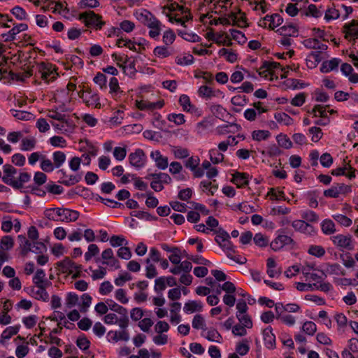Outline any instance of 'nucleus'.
Masks as SVG:
<instances>
[{
    "mask_svg": "<svg viewBox=\"0 0 358 358\" xmlns=\"http://www.w3.org/2000/svg\"><path fill=\"white\" fill-rule=\"evenodd\" d=\"M232 15L236 17L234 21H232V25H236L241 28L248 26L245 13L239 10L238 13H232Z\"/></svg>",
    "mask_w": 358,
    "mask_h": 358,
    "instance_id": "31",
    "label": "nucleus"
},
{
    "mask_svg": "<svg viewBox=\"0 0 358 358\" xmlns=\"http://www.w3.org/2000/svg\"><path fill=\"white\" fill-rule=\"evenodd\" d=\"M132 279V277L130 273L127 271H122L120 273L117 278L115 280V283L117 286H122L124 284L130 281Z\"/></svg>",
    "mask_w": 358,
    "mask_h": 358,
    "instance_id": "51",
    "label": "nucleus"
},
{
    "mask_svg": "<svg viewBox=\"0 0 358 358\" xmlns=\"http://www.w3.org/2000/svg\"><path fill=\"white\" fill-rule=\"evenodd\" d=\"M135 17L147 27L157 20L156 17L146 9L137 10L134 13Z\"/></svg>",
    "mask_w": 358,
    "mask_h": 358,
    "instance_id": "11",
    "label": "nucleus"
},
{
    "mask_svg": "<svg viewBox=\"0 0 358 358\" xmlns=\"http://www.w3.org/2000/svg\"><path fill=\"white\" fill-rule=\"evenodd\" d=\"M96 262L98 264L110 266L112 262V250L110 248L105 250L101 257L96 258Z\"/></svg>",
    "mask_w": 358,
    "mask_h": 358,
    "instance_id": "30",
    "label": "nucleus"
},
{
    "mask_svg": "<svg viewBox=\"0 0 358 358\" xmlns=\"http://www.w3.org/2000/svg\"><path fill=\"white\" fill-rule=\"evenodd\" d=\"M99 252V248L95 244H90L88 246L87 251L85 253V259L87 262L94 257Z\"/></svg>",
    "mask_w": 358,
    "mask_h": 358,
    "instance_id": "53",
    "label": "nucleus"
},
{
    "mask_svg": "<svg viewBox=\"0 0 358 358\" xmlns=\"http://www.w3.org/2000/svg\"><path fill=\"white\" fill-rule=\"evenodd\" d=\"M229 31L231 38L238 43L243 44L246 42L247 38L241 31L236 29H230Z\"/></svg>",
    "mask_w": 358,
    "mask_h": 358,
    "instance_id": "62",
    "label": "nucleus"
},
{
    "mask_svg": "<svg viewBox=\"0 0 358 358\" xmlns=\"http://www.w3.org/2000/svg\"><path fill=\"white\" fill-rule=\"evenodd\" d=\"M301 218H303L306 222L316 223L319 220L318 215L313 211L308 210L301 212Z\"/></svg>",
    "mask_w": 358,
    "mask_h": 358,
    "instance_id": "40",
    "label": "nucleus"
},
{
    "mask_svg": "<svg viewBox=\"0 0 358 358\" xmlns=\"http://www.w3.org/2000/svg\"><path fill=\"white\" fill-rule=\"evenodd\" d=\"M162 22L157 20L153 24L148 27L150 31L148 32L149 36L154 39H157L162 31Z\"/></svg>",
    "mask_w": 358,
    "mask_h": 358,
    "instance_id": "34",
    "label": "nucleus"
},
{
    "mask_svg": "<svg viewBox=\"0 0 358 358\" xmlns=\"http://www.w3.org/2000/svg\"><path fill=\"white\" fill-rule=\"evenodd\" d=\"M232 176L231 182L238 188L245 187L249 182V175L245 173L236 171L232 175Z\"/></svg>",
    "mask_w": 358,
    "mask_h": 358,
    "instance_id": "21",
    "label": "nucleus"
},
{
    "mask_svg": "<svg viewBox=\"0 0 358 358\" xmlns=\"http://www.w3.org/2000/svg\"><path fill=\"white\" fill-rule=\"evenodd\" d=\"M292 226L296 231L307 235H313L315 233L314 227L304 220H294L292 222Z\"/></svg>",
    "mask_w": 358,
    "mask_h": 358,
    "instance_id": "14",
    "label": "nucleus"
},
{
    "mask_svg": "<svg viewBox=\"0 0 358 358\" xmlns=\"http://www.w3.org/2000/svg\"><path fill=\"white\" fill-rule=\"evenodd\" d=\"M199 96L206 99H210L213 96H217L221 95L222 93L220 90H213L211 87L202 85L199 88L198 90Z\"/></svg>",
    "mask_w": 358,
    "mask_h": 358,
    "instance_id": "22",
    "label": "nucleus"
},
{
    "mask_svg": "<svg viewBox=\"0 0 358 358\" xmlns=\"http://www.w3.org/2000/svg\"><path fill=\"white\" fill-rule=\"evenodd\" d=\"M43 214L47 219L55 222H74L79 217L78 211L64 208H48Z\"/></svg>",
    "mask_w": 358,
    "mask_h": 358,
    "instance_id": "1",
    "label": "nucleus"
},
{
    "mask_svg": "<svg viewBox=\"0 0 358 358\" xmlns=\"http://www.w3.org/2000/svg\"><path fill=\"white\" fill-rule=\"evenodd\" d=\"M28 29V26L27 24L20 23L15 26H14L10 31L9 34L10 38H5V41H11L15 38V36L20 33L21 31H26Z\"/></svg>",
    "mask_w": 358,
    "mask_h": 358,
    "instance_id": "35",
    "label": "nucleus"
},
{
    "mask_svg": "<svg viewBox=\"0 0 358 358\" xmlns=\"http://www.w3.org/2000/svg\"><path fill=\"white\" fill-rule=\"evenodd\" d=\"M276 138L279 146L285 149H289L292 147V143L290 141V139L287 137V136L284 134H280L277 136Z\"/></svg>",
    "mask_w": 358,
    "mask_h": 358,
    "instance_id": "48",
    "label": "nucleus"
},
{
    "mask_svg": "<svg viewBox=\"0 0 358 358\" xmlns=\"http://www.w3.org/2000/svg\"><path fill=\"white\" fill-rule=\"evenodd\" d=\"M331 238L334 244L341 249L348 250H352L354 249L351 236L338 234L332 236Z\"/></svg>",
    "mask_w": 358,
    "mask_h": 358,
    "instance_id": "9",
    "label": "nucleus"
},
{
    "mask_svg": "<svg viewBox=\"0 0 358 358\" xmlns=\"http://www.w3.org/2000/svg\"><path fill=\"white\" fill-rule=\"evenodd\" d=\"M94 82L99 86L101 90L107 89V78L103 73H98L93 79Z\"/></svg>",
    "mask_w": 358,
    "mask_h": 358,
    "instance_id": "47",
    "label": "nucleus"
},
{
    "mask_svg": "<svg viewBox=\"0 0 358 358\" xmlns=\"http://www.w3.org/2000/svg\"><path fill=\"white\" fill-rule=\"evenodd\" d=\"M78 96L88 106L99 108L101 106V104L99 103L98 95L93 92L90 89L80 90L78 92Z\"/></svg>",
    "mask_w": 358,
    "mask_h": 358,
    "instance_id": "7",
    "label": "nucleus"
},
{
    "mask_svg": "<svg viewBox=\"0 0 358 358\" xmlns=\"http://www.w3.org/2000/svg\"><path fill=\"white\" fill-rule=\"evenodd\" d=\"M176 39V34L171 29L165 31L163 34L162 41L166 45H171Z\"/></svg>",
    "mask_w": 358,
    "mask_h": 358,
    "instance_id": "60",
    "label": "nucleus"
},
{
    "mask_svg": "<svg viewBox=\"0 0 358 358\" xmlns=\"http://www.w3.org/2000/svg\"><path fill=\"white\" fill-rule=\"evenodd\" d=\"M321 227L322 231L325 234H331L336 231L335 224L334 222L329 219H326L322 221Z\"/></svg>",
    "mask_w": 358,
    "mask_h": 358,
    "instance_id": "38",
    "label": "nucleus"
},
{
    "mask_svg": "<svg viewBox=\"0 0 358 358\" xmlns=\"http://www.w3.org/2000/svg\"><path fill=\"white\" fill-rule=\"evenodd\" d=\"M203 308L202 303L197 301H189L185 303L183 310L187 314L193 313L196 311H201Z\"/></svg>",
    "mask_w": 358,
    "mask_h": 358,
    "instance_id": "25",
    "label": "nucleus"
},
{
    "mask_svg": "<svg viewBox=\"0 0 358 358\" xmlns=\"http://www.w3.org/2000/svg\"><path fill=\"white\" fill-rule=\"evenodd\" d=\"M10 113L12 116L20 120L28 121L34 119V115L25 110L11 109Z\"/></svg>",
    "mask_w": 358,
    "mask_h": 358,
    "instance_id": "29",
    "label": "nucleus"
},
{
    "mask_svg": "<svg viewBox=\"0 0 358 358\" xmlns=\"http://www.w3.org/2000/svg\"><path fill=\"white\" fill-rule=\"evenodd\" d=\"M179 103L184 111L188 112L196 117L202 115V110L193 105L187 95H181L179 98Z\"/></svg>",
    "mask_w": 358,
    "mask_h": 358,
    "instance_id": "8",
    "label": "nucleus"
},
{
    "mask_svg": "<svg viewBox=\"0 0 358 358\" xmlns=\"http://www.w3.org/2000/svg\"><path fill=\"white\" fill-rule=\"evenodd\" d=\"M341 259L346 268H353L356 265L355 260L349 253L341 255Z\"/></svg>",
    "mask_w": 358,
    "mask_h": 358,
    "instance_id": "61",
    "label": "nucleus"
},
{
    "mask_svg": "<svg viewBox=\"0 0 358 358\" xmlns=\"http://www.w3.org/2000/svg\"><path fill=\"white\" fill-rule=\"evenodd\" d=\"M192 327L196 329L206 331V323L203 317L201 315H196L192 320Z\"/></svg>",
    "mask_w": 358,
    "mask_h": 358,
    "instance_id": "45",
    "label": "nucleus"
},
{
    "mask_svg": "<svg viewBox=\"0 0 358 358\" xmlns=\"http://www.w3.org/2000/svg\"><path fill=\"white\" fill-rule=\"evenodd\" d=\"M20 328L15 327H7L1 334V338L4 340L10 339L13 336L16 335L19 331Z\"/></svg>",
    "mask_w": 358,
    "mask_h": 358,
    "instance_id": "58",
    "label": "nucleus"
},
{
    "mask_svg": "<svg viewBox=\"0 0 358 358\" xmlns=\"http://www.w3.org/2000/svg\"><path fill=\"white\" fill-rule=\"evenodd\" d=\"M165 10H168L170 12L178 10L182 14L186 13L189 12V9L183 6H180L178 3L174 2L171 4L166 5L163 7V13H165Z\"/></svg>",
    "mask_w": 358,
    "mask_h": 358,
    "instance_id": "39",
    "label": "nucleus"
},
{
    "mask_svg": "<svg viewBox=\"0 0 358 358\" xmlns=\"http://www.w3.org/2000/svg\"><path fill=\"white\" fill-rule=\"evenodd\" d=\"M280 35L282 36H296L298 34V30L292 24H286L277 30Z\"/></svg>",
    "mask_w": 358,
    "mask_h": 358,
    "instance_id": "27",
    "label": "nucleus"
},
{
    "mask_svg": "<svg viewBox=\"0 0 358 358\" xmlns=\"http://www.w3.org/2000/svg\"><path fill=\"white\" fill-rule=\"evenodd\" d=\"M345 38L351 41L358 38V21L352 20L343 26Z\"/></svg>",
    "mask_w": 358,
    "mask_h": 358,
    "instance_id": "12",
    "label": "nucleus"
},
{
    "mask_svg": "<svg viewBox=\"0 0 358 358\" xmlns=\"http://www.w3.org/2000/svg\"><path fill=\"white\" fill-rule=\"evenodd\" d=\"M302 330L308 335L313 336L317 331L316 324L312 321H306L302 326Z\"/></svg>",
    "mask_w": 358,
    "mask_h": 358,
    "instance_id": "56",
    "label": "nucleus"
},
{
    "mask_svg": "<svg viewBox=\"0 0 358 358\" xmlns=\"http://www.w3.org/2000/svg\"><path fill=\"white\" fill-rule=\"evenodd\" d=\"M167 119L178 126L182 125L185 122V116L182 113H171L167 116Z\"/></svg>",
    "mask_w": 358,
    "mask_h": 358,
    "instance_id": "49",
    "label": "nucleus"
},
{
    "mask_svg": "<svg viewBox=\"0 0 358 358\" xmlns=\"http://www.w3.org/2000/svg\"><path fill=\"white\" fill-rule=\"evenodd\" d=\"M145 276L148 278H153L157 276V272L155 266L152 263L150 262L149 259H145Z\"/></svg>",
    "mask_w": 358,
    "mask_h": 358,
    "instance_id": "50",
    "label": "nucleus"
},
{
    "mask_svg": "<svg viewBox=\"0 0 358 358\" xmlns=\"http://www.w3.org/2000/svg\"><path fill=\"white\" fill-rule=\"evenodd\" d=\"M1 74H6L8 73V76L12 80H16L20 81H24L27 78L31 76L32 73L31 71H27L22 73H17L13 71L8 72L7 70H0Z\"/></svg>",
    "mask_w": 358,
    "mask_h": 358,
    "instance_id": "26",
    "label": "nucleus"
},
{
    "mask_svg": "<svg viewBox=\"0 0 358 358\" xmlns=\"http://www.w3.org/2000/svg\"><path fill=\"white\" fill-rule=\"evenodd\" d=\"M332 217L341 226L349 227L352 224V221L350 218L342 214H335Z\"/></svg>",
    "mask_w": 358,
    "mask_h": 358,
    "instance_id": "52",
    "label": "nucleus"
},
{
    "mask_svg": "<svg viewBox=\"0 0 358 358\" xmlns=\"http://www.w3.org/2000/svg\"><path fill=\"white\" fill-rule=\"evenodd\" d=\"M305 15L318 18L322 15V11L319 10L315 5L310 4L305 11Z\"/></svg>",
    "mask_w": 358,
    "mask_h": 358,
    "instance_id": "54",
    "label": "nucleus"
},
{
    "mask_svg": "<svg viewBox=\"0 0 358 358\" xmlns=\"http://www.w3.org/2000/svg\"><path fill=\"white\" fill-rule=\"evenodd\" d=\"M51 124L57 131L62 134L70 133L74 128L73 122L69 117L64 120H58L57 122H52Z\"/></svg>",
    "mask_w": 358,
    "mask_h": 358,
    "instance_id": "17",
    "label": "nucleus"
},
{
    "mask_svg": "<svg viewBox=\"0 0 358 358\" xmlns=\"http://www.w3.org/2000/svg\"><path fill=\"white\" fill-rule=\"evenodd\" d=\"M274 117L278 122L283 123L285 125H289L292 122V119L285 113H277Z\"/></svg>",
    "mask_w": 358,
    "mask_h": 358,
    "instance_id": "59",
    "label": "nucleus"
},
{
    "mask_svg": "<svg viewBox=\"0 0 358 358\" xmlns=\"http://www.w3.org/2000/svg\"><path fill=\"white\" fill-rule=\"evenodd\" d=\"M294 243L293 239L287 235H278L270 244L271 248L274 251L282 249L285 245H292Z\"/></svg>",
    "mask_w": 358,
    "mask_h": 358,
    "instance_id": "15",
    "label": "nucleus"
},
{
    "mask_svg": "<svg viewBox=\"0 0 358 358\" xmlns=\"http://www.w3.org/2000/svg\"><path fill=\"white\" fill-rule=\"evenodd\" d=\"M57 264L63 273L71 274L73 278L78 277L81 271V266L76 264L69 257H66L62 261L58 262Z\"/></svg>",
    "mask_w": 358,
    "mask_h": 358,
    "instance_id": "3",
    "label": "nucleus"
},
{
    "mask_svg": "<svg viewBox=\"0 0 358 358\" xmlns=\"http://www.w3.org/2000/svg\"><path fill=\"white\" fill-rule=\"evenodd\" d=\"M53 164L56 169L60 168L66 161V155L62 151H55L52 154Z\"/></svg>",
    "mask_w": 358,
    "mask_h": 358,
    "instance_id": "37",
    "label": "nucleus"
},
{
    "mask_svg": "<svg viewBox=\"0 0 358 358\" xmlns=\"http://www.w3.org/2000/svg\"><path fill=\"white\" fill-rule=\"evenodd\" d=\"M57 173L62 175V180L59 182L66 186L73 185L81 180L80 175L68 176L63 169L59 170Z\"/></svg>",
    "mask_w": 358,
    "mask_h": 358,
    "instance_id": "20",
    "label": "nucleus"
},
{
    "mask_svg": "<svg viewBox=\"0 0 358 358\" xmlns=\"http://www.w3.org/2000/svg\"><path fill=\"white\" fill-rule=\"evenodd\" d=\"M303 45L308 49H315L324 50L327 49V45L320 43L316 38H307L303 41Z\"/></svg>",
    "mask_w": 358,
    "mask_h": 358,
    "instance_id": "23",
    "label": "nucleus"
},
{
    "mask_svg": "<svg viewBox=\"0 0 358 358\" xmlns=\"http://www.w3.org/2000/svg\"><path fill=\"white\" fill-rule=\"evenodd\" d=\"M36 140L34 137L24 138L21 141L20 149L22 151H31L36 148Z\"/></svg>",
    "mask_w": 358,
    "mask_h": 358,
    "instance_id": "33",
    "label": "nucleus"
},
{
    "mask_svg": "<svg viewBox=\"0 0 358 358\" xmlns=\"http://www.w3.org/2000/svg\"><path fill=\"white\" fill-rule=\"evenodd\" d=\"M253 241L256 245L263 248L268 244V239L261 233L256 234L253 238Z\"/></svg>",
    "mask_w": 358,
    "mask_h": 358,
    "instance_id": "55",
    "label": "nucleus"
},
{
    "mask_svg": "<svg viewBox=\"0 0 358 358\" xmlns=\"http://www.w3.org/2000/svg\"><path fill=\"white\" fill-rule=\"evenodd\" d=\"M40 168L46 173L52 172L56 169L53 162L44 155H43L40 162Z\"/></svg>",
    "mask_w": 358,
    "mask_h": 358,
    "instance_id": "36",
    "label": "nucleus"
},
{
    "mask_svg": "<svg viewBox=\"0 0 358 358\" xmlns=\"http://www.w3.org/2000/svg\"><path fill=\"white\" fill-rule=\"evenodd\" d=\"M128 159L131 166L140 169L146 164L147 157L142 149H136L129 155Z\"/></svg>",
    "mask_w": 358,
    "mask_h": 358,
    "instance_id": "5",
    "label": "nucleus"
},
{
    "mask_svg": "<svg viewBox=\"0 0 358 358\" xmlns=\"http://www.w3.org/2000/svg\"><path fill=\"white\" fill-rule=\"evenodd\" d=\"M263 338L265 346L268 349L275 348V336L271 327H268L263 331Z\"/></svg>",
    "mask_w": 358,
    "mask_h": 358,
    "instance_id": "19",
    "label": "nucleus"
},
{
    "mask_svg": "<svg viewBox=\"0 0 358 358\" xmlns=\"http://www.w3.org/2000/svg\"><path fill=\"white\" fill-rule=\"evenodd\" d=\"M166 281L165 277L156 278L155 280V291L162 295V292L166 289Z\"/></svg>",
    "mask_w": 358,
    "mask_h": 358,
    "instance_id": "57",
    "label": "nucleus"
},
{
    "mask_svg": "<svg viewBox=\"0 0 358 358\" xmlns=\"http://www.w3.org/2000/svg\"><path fill=\"white\" fill-rule=\"evenodd\" d=\"M150 157L155 162V166L159 169L165 170L168 167V158L163 156L159 150L151 152Z\"/></svg>",
    "mask_w": 358,
    "mask_h": 358,
    "instance_id": "18",
    "label": "nucleus"
},
{
    "mask_svg": "<svg viewBox=\"0 0 358 358\" xmlns=\"http://www.w3.org/2000/svg\"><path fill=\"white\" fill-rule=\"evenodd\" d=\"M215 232L216 234L215 241L218 245L230 238L229 234L222 228H219Z\"/></svg>",
    "mask_w": 358,
    "mask_h": 358,
    "instance_id": "46",
    "label": "nucleus"
},
{
    "mask_svg": "<svg viewBox=\"0 0 358 358\" xmlns=\"http://www.w3.org/2000/svg\"><path fill=\"white\" fill-rule=\"evenodd\" d=\"M3 176L1 178L2 181L12 187H17L18 184L17 183V180L13 179L15 175L17 173V169L12 165L6 164L3 166Z\"/></svg>",
    "mask_w": 358,
    "mask_h": 358,
    "instance_id": "10",
    "label": "nucleus"
},
{
    "mask_svg": "<svg viewBox=\"0 0 358 358\" xmlns=\"http://www.w3.org/2000/svg\"><path fill=\"white\" fill-rule=\"evenodd\" d=\"M78 19L88 27L101 28L103 23L93 11L89 10L79 14Z\"/></svg>",
    "mask_w": 358,
    "mask_h": 358,
    "instance_id": "6",
    "label": "nucleus"
},
{
    "mask_svg": "<svg viewBox=\"0 0 358 358\" xmlns=\"http://www.w3.org/2000/svg\"><path fill=\"white\" fill-rule=\"evenodd\" d=\"M350 190V187L343 183L337 184L331 188L324 190V195L326 197L337 198L341 194H344Z\"/></svg>",
    "mask_w": 358,
    "mask_h": 358,
    "instance_id": "13",
    "label": "nucleus"
},
{
    "mask_svg": "<svg viewBox=\"0 0 358 358\" xmlns=\"http://www.w3.org/2000/svg\"><path fill=\"white\" fill-rule=\"evenodd\" d=\"M10 12L18 20H25L28 16L25 10L19 6L13 7Z\"/></svg>",
    "mask_w": 358,
    "mask_h": 358,
    "instance_id": "42",
    "label": "nucleus"
},
{
    "mask_svg": "<svg viewBox=\"0 0 358 358\" xmlns=\"http://www.w3.org/2000/svg\"><path fill=\"white\" fill-rule=\"evenodd\" d=\"M210 159L214 164H217L222 162L224 159L223 154L219 152L216 149H211L209 150Z\"/></svg>",
    "mask_w": 358,
    "mask_h": 358,
    "instance_id": "44",
    "label": "nucleus"
},
{
    "mask_svg": "<svg viewBox=\"0 0 358 358\" xmlns=\"http://www.w3.org/2000/svg\"><path fill=\"white\" fill-rule=\"evenodd\" d=\"M164 105L163 100L156 102H150L147 100L136 101V106L141 110H154L160 109Z\"/></svg>",
    "mask_w": 358,
    "mask_h": 358,
    "instance_id": "16",
    "label": "nucleus"
},
{
    "mask_svg": "<svg viewBox=\"0 0 358 358\" xmlns=\"http://www.w3.org/2000/svg\"><path fill=\"white\" fill-rule=\"evenodd\" d=\"M38 70L41 78L46 83L53 81L58 75L55 66L50 63H40L38 65Z\"/></svg>",
    "mask_w": 358,
    "mask_h": 358,
    "instance_id": "4",
    "label": "nucleus"
},
{
    "mask_svg": "<svg viewBox=\"0 0 358 358\" xmlns=\"http://www.w3.org/2000/svg\"><path fill=\"white\" fill-rule=\"evenodd\" d=\"M127 153V145L125 144H120L118 146L113 148V157L117 161H122Z\"/></svg>",
    "mask_w": 358,
    "mask_h": 358,
    "instance_id": "32",
    "label": "nucleus"
},
{
    "mask_svg": "<svg viewBox=\"0 0 358 358\" xmlns=\"http://www.w3.org/2000/svg\"><path fill=\"white\" fill-rule=\"evenodd\" d=\"M340 64V59L334 58L331 60L324 62L321 66L320 71L322 73H327L331 71L336 69Z\"/></svg>",
    "mask_w": 358,
    "mask_h": 358,
    "instance_id": "24",
    "label": "nucleus"
},
{
    "mask_svg": "<svg viewBox=\"0 0 358 358\" xmlns=\"http://www.w3.org/2000/svg\"><path fill=\"white\" fill-rule=\"evenodd\" d=\"M13 246V240L9 236H3L1 240L0 248L2 250H8Z\"/></svg>",
    "mask_w": 358,
    "mask_h": 358,
    "instance_id": "64",
    "label": "nucleus"
},
{
    "mask_svg": "<svg viewBox=\"0 0 358 358\" xmlns=\"http://www.w3.org/2000/svg\"><path fill=\"white\" fill-rule=\"evenodd\" d=\"M326 272L329 275H344L345 273L338 264H328L325 268Z\"/></svg>",
    "mask_w": 358,
    "mask_h": 358,
    "instance_id": "41",
    "label": "nucleus"
},
{
    "mask_svg": "<svg viewBox=\"0 0 358 358\" xmlns=\"http://www.w3.org/2000/svg\"><path fill=\"white\" fill-rule=\"evenodd\" d=\"M181 258V251L178 248H173L172 254L169 257L170 262L173 264L178 265L180 263Z\"/></svg>",
    "mask_w": 358,
    "mask_h": 358,
    "instance_id": "63",
    "label": "nucleus"
},
{
    "mask_svg": "<svg viewBox=\"0 0 358 358\" xmlns=\"http://www.w3.org/2000/svg\"><path fill=\"white\" fill-rule=\"evenodd\" d=\"M37 290L34 291V296L36 299L41 300L43 301H48L49 294L41 285L36 286Z\"/></svg>",
    "mask_w": 358,
    "mask_h": 358,
    "instance_id": "43",
    "label": "nucleus"
},
{
    "mask_svg": "<svg viewBox=\"0 0 358 358\" xmlns=\"http://www.w3.org/2000/svg\"><path fill=\"white\" fill-rule=\"evenodd\" d=\"M201 335L209 341L220 343L222 338L220 333L215 329H210L207 331H203Z\"/></svg>",
    "mask_w": 358,
    "mask_h": 358,
    "instance_id": "28",
    "label": "nucleus"
},
{
    "mask_svg": "<svg viewBox=\"0 0 358 358\" xmlns=\"http://www.w3.org/2000/svg\"><path fill=\"white\" fill-rule=\"evenodd\" d=\"M113 312H118L120 314L119 318L116 319L115 323L119 325L120 329L119 331H115L113 334V341H127L129 340V334L126 329L128 323L129 319L127 317V310L126 308L122 306L113 303Z\"/></svg>",
    "mask_w": 358,
    "mask_h": 358,
    "instance_id": "2",
    "label": "nucleus"
}]
</instances>
